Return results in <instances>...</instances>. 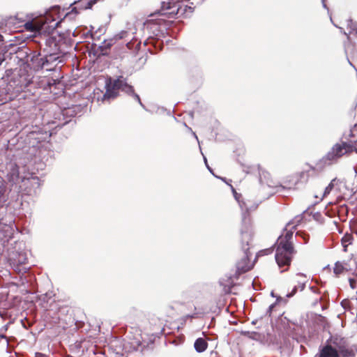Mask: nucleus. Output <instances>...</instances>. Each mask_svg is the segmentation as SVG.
Segmentation results:
<instances>
[{"label":"nucleus","instance_id":"obj_8","mask_svg":"<svg viewBox=\"0 0 357 357\" xmlns=\"http://www.w3.org/2000/svg\"><path fill=\"white\" fill-rule=\"evenodd\" d=\"M8 170L6 178L11 185H17L22 181L19 176V167L15 163L10 162L8 165Z\"/></svg>","mask_w":357,"mask_h":357},{"label":"nucleus","instance_id":"obj_26","mask_svg":"<svg viewBox=\"0 0 357 357\" xmlns=\"http://www.w3.org/2000/svg\"><path fill=\"white\" fill-rule=\"evenodd\" d=\"M322 1H323V6H324V8H326V4H325V3H324V0H322Z\"/></svg>","mask_w":357,"mask_h":357},{"label":"nucleus","instance_id":"obj_27","mask_svg":"<svg viewBox=\"0 0 357 357\" xmlns=\"http://www.w3.org/2000/svg\"><path fill=\"white\" fill-rule=\"evenodd\" d=\"M257 207V205L255 206L254 207L252 208V209H255Z\"/></svg>","mask_w":357,"mask_h":357},{"label":"nucleus","instance_id":"obj_29","mask_svg":"<svg viewBox=\"0 0 357 357\" xmlns=\"http://www.w3.org/2000/svg\"><path fill=\"white\" fill-rule=\"evenodd\" d=\"M247 336L250 337V333H249V332H247Z\"/></svg>","mask_w":357,"mask_h":357},{"label":"nucleus","instance_id":"obj_20","mask_svg":"<svg viewBox=\"0 0 357 357\" xmlns=\"http://www.w3.org/2000/svg\"><path fill=\"white\" fill-rule=\"evenodd\" d=\"M350 146L352 147V151H354L357 153V140L354 142Z\"/></svg>","mask_w":357,"mask_h":357},{"label":"nucleus","instance_id":"obj_30","mask_svg":"<svg viewBox=\"0 0 357 357\" xmlns=\"http://www.w3.org/2000/svg\"><path fill=\"white\" fill-rule=\"evenodd\" d=\"M194 135L197 139H198L197 136L194 133Z\"/></svg>","mask_w":357,"mask_h":357},{"label":"nucleus","instance_id":"obj_14","mask_svg":"<svg viewBox=\"0 0 357 357\" xmlns=\"http://www.w3.org/2000/svg\"><path fill=\"white\" fill-rule=\"evenodd\" d=\"M127 36H128V32L126 31H121L119 33H118L117 34H116L115 36H114V37L112 38L109 39L108 45H112L116 41L123 39V38H126L127 37Z\"/></svg>","mask_w":357,"mask_h":357},{"label":"nucleus","instance_id":"obj_3","mask_svg":"<svg viewBox=\"0 0 357 357\" xmlns=\"http://www.w3.org/2000/svg\"><path fill=\"white\" fill-rule=\"evenodd\" d=\"M259 202L267 199L274 193V190L281 188L279 181L271 177L270 173L266 170L259 169Z\"/></svg>","mask_w":357,"mask_h":357},{"label":"nucleus","instance_id":"obj_25","mask_svg":"<svg viewBox=\"0 0 357 357\" xmlns=\"http://www.w3.org/2000/svg\"><path fill=\"white\" fill-rule=\"evenodd\" d=\"M250 256H251V253L250 252L247 251V255H246L247 260L250 258Z\"/></svg>","mask_w":357,"mask_h":357},{"label":"nucleus","instance_id":"obj_10","mask_svg":"<svg viewBox=\"0 0 357 357\" xmlns=\"http://www.w3.org/2000/svg\"><path fill=\"white\" fill-rule=\"evenodd\" d=\"M207 347L208 344L206 341L201 337L197 339L194 344L195 349L199 353L204 351L207 349Z\"/></svg>","mask_w":357,"mask_h":357},{"label":"nucleus","instance_id":"obj_13","mask_svg":"<svg viewBox=\"0 0 357 357\" xmlns=\"http://www.w3.org/2000/svg\"><path fill=\"white\" fill-rule=\"evenodd\" d=\"M245 273V261L242 259L236 264V272L234 276L236 279H238L239 275Z\"/></svg>","mask_w":357,"mask_h":357},{"label":"nucleus","instance_id":"obj_7","mask_svg":"<svg viewBox=\"0 0 357 357\" xmlns=\"http://www.w3.org/2000/svg\"><path fill=\"white\" fill-rule=\"evenodd\" d=\"M308 281L307 277L303 273H297L292 278V282L294 284V287L290 294L287 296L291 297L299 291H303L305 287L306 282Z\"/></svg>","mask_w":357,"mask_h":357},{"label":"nucleus","instance_id":"obj_21","mask_svg":"<svg viewBox=\"0 0 357 357\" xmlns=\"http://www.w3.org/2000/svg\"><path fill=\"white\" fill-rule=\"evenodd\" d=\"M268 252V250L260 251L258 255H255L254 261H255L257 260L259 255L266 254Z\"/></svg>","mask_w":357,"mask_h":357},{"label":"nucleus","instance_id":"obj_28","mask_svg":"<svg viewBox=\"0 0 357 357\" xmlns=\"http://www.w3.org/2000/svg\"><path fill=\"white\" fill-rule=\"evenodd\" d=\"M273 307V305H270V307H269L270 310H271Z\"/></svg>","mask_w":357,"mask_h":357},{"label":"nucleus","instance_id":"obj_32","mask_svg":"<svg viewBox=\"0 0 357 357\" xmlns=\"http://www.w3.org/2000/svg\"><path fill=\"white\" fill-rule=\"evenodd\" d=\"M12 99H13L12 97H9V98H8L9 100H11Z\"/></svg>","mask_w":357,"mask_h":357},{"label":"nucleus","instance_id":"obj_33","mask_svg":"<svg viewBox=\"0 0 357 357\" xmlns=\"http://www.w3.org/2000/svg\"><path fill=\"white\" fill-rule=\"evenodd\" d=\"M287 268H285L284 270H281V272H283L284 271L287 270Z\"/></svg>","mask_w":357,"mask_h":357},{"label":"nucleus","instance_id":"obj_5","mask_svg":"<svg viewBox=\"0 0 357 357\" xmlns=\"http://www.w3.org/2000/svg\"><path fill=\"white\" fill-rule=\"evenodd\" d=\"M351 151H352V147L350 146V144L341 142L335 144L322 160L325 164L329 165L337 161L342 155Z\"/></svg>","mask_w":357,"mask_h":357},{"label":"nucleus","instance_id":"obj_16","mask_svg":"<svg viewBox=\"0 0 357 357\" xmlns=\"http://www.w3.org/2000/svg\"><path fill=\"white\" fill-rule=\"evenodd\" d=\"M347 27L351 29L349 31L350 34H351V33L357 34V24L351 20H348Z\"/></svg>","mask_w":357,"mask_h":357},{"label":"nucleus","instance_id":"obj_18","mask_svg":"<svg viewBox=\"0 0 357 357\" xmlns=\"http://www.w3.org/2000/svg\"><path fill=\"white\" fill-rule=\"evenodd\" d=\"M231 190H232V192H233V194H234L235 199L239 203L240 207L242 208V205H241V204L240 203V201H239V198L241 197V194H238L236 192L235 189L232 186H231Z\"/></svg>","mask_w":357,"mask_h":357},{"label":"nucleus","instance_id":"obj_31","mask_svg":"<svg viewBox=\"0 0 357 357\" xmlns=\"http://www.w3.org/2000/svg\"><path fill=\"white\" fill-rule=\"evenodd\" d=\"M220 179L225 181V178H220Z\"/></svg>","mask_w":357,"mask_h":357},{"label":"nucleus","instance_id":"obj_22","mask_svg":"<svg viewBox=\"0 0 357 357\" xmlns=\"http://www.w3.org/2000/svg\"><path fill=\"white\" fill-rule=\"evenodd\" d=\"M253 266H254V263H253L252 264H251V265H249V264H248V263L247 262V265H246V267H247V271H248L249 269L252 268Z\"/></svg>","mask_w":357,"mask_h":357},{"label":"nucleus","instance_id":"obj_15","mask_svg":"<svg viewBox=\"0 0 357 357\" xmlns=\"http://www.w3.org/2000/svg\"><path fill=\"white\" fill-rule=\"evenodd\" d=\"M234 284V280L232 278H229L227 281H225L224 279H221L220 280V284L225 287V291H227L229 290L230 287Z\"/></svg>","mask_w":357,"mask_h":357},{"label":"nucleus","instance_id":"obj_12","mask_svg":"<svg viewBox=\"0 0 357 357\" xmlns=\"http://www.w3.org/2000/svg\"><path fill=\"white\" fill-rule=\"evenodd\" d=\"M25 28L28 31L37 32L42 29V24L38 22H29L25 24Z\"/></svg>","mask_w":357,"mask_h":357},{"label":"nucleus","instance_id":"obj_4","mask_svg":"<svg viewBox=\"0 0 357 357\" xmlns=\"http://www.w3.org/2000/svg\"><path fill=\"white\" fill-rule=\"evenodd\" d=\"M119 89H121L128 93H132L139 104L142 105L139 96L134 93L132 86L127 84L122 77L115 80L112 84L111 82L106 84V92L103 96V100L114 98L117 96V91Z\"/></svg>","mask_w":357,"mask_h":357},{"label":"nucleus","instance_id":"obj_19","mask_svg":"<svg viewBox=\"0 0 357 357\" xmlns=\"http://www.w3.org/2000/svg\"><path fill=\"white\" fill-rule=\"evenodd\" d=\"M349 285L351 289H355L356 287V278H349Z\"/></svg>","mask_w":357,"mask_h":357},{"label":"nucleus","instance_id":"obj_34","mask_svg":"<svg viewBox=\"0 0 357 357\" xmlns=\"http://www.w3.org/2000/svg\"><path fill=\"white\" fill-rule=\"evenodd\" d=\"M356 294H357V291H356Z\"/></svg>","mask_w":357,"mask_h":357},{"label":"nucleus","instance_id":"obj_6","mask_svg":"<svg viewBox=\"0 0 357 357\" xmlns=\"http://www.w3.org/2000/svg\"><path fill=\"white\" fill-rule=\"evenodd\" d=\"M320 357H354V354L345 346H340L338 351L331 346H326L321 350Z\"/></svg>","mask_w":357,"mask_h":357},{"label":"nucleus","instance_id":"obj_17","mask_svg":"<svg viewBox=\"0 0 357 357\" xmlns=\"http://www.w3.org/2000/svg\"><path fill=\"white\" fill-rule=\"evenodd\" d=\"M351 243V237L349 235H345L342 238V244L344 247V250L347 251V247L348 245H350Z\"/></svg>","mask_w":357,"mask_h":357},{"label":"nucleus","instance_id":"obj_24","mask_svg":"<svg viewBox=\"0 0 357 357\" xmlns=\"http://www.w3.org/2000/svg\"><path fill=\"white\" fill-rule=\"evenodd\" d=\"M38 357H48V356H47L46 355L43 354H38Z\"/></svg>","mask_w":357,"mask_h":357},{"label":"nucleus","instance_id":"obj_2","mask_svg":"<svg viewBox=\"0 0 357 357\" xmlns=\"http://www.w3.org/2000/svg\"><path fill=\"white\" fill-rule=\"evenodd\" d=\"M203 0H171L167 3L165 14L171 17H187L193 12L195 6Z\"/></svg>","mask_w":357,"mask_h":357},{"label":"nucleus","instance_id":"obj_23","mask_svg":"<svg viewBox=\"0 0 357 357\" xmlns=\"http://www.w3.org/2000/svg\"><path fill=\"white\" fill-rule=\"evenodd\" d=\"M204 162H205V164H206V165L207 168L208 169V170H209L211 172H212V170L211 169V168L209 167V166H208V164H207V160H206V158L205 157H204Z\"/></svg>","mask_w":357,"mask_h":357},{"label":"nucleus","instance_id":"obj_9","mask_svg":"<svg viewBox=\"0 0 357 357\" xmlns=\"http://www.w3.org/2000/svg\"><path fill=\"white\" fill-rule=\"evenodd\" d=\"M347 271L348 268L346 263L339 261L335 262L333 267V273L335 276H339Z\"/></svg>","mask_w":357,"mask_h":357},{"label":"nucleus","instance_id":"obj_11","mask_svg":"<svg viewBox=\"0 0 357 357\" xmlns=\"http://www.w3.org/2000/svg\"><path fill=\"white\" fill-rule=\"evenodd\" d=\"M338 183L339 181L337 180L336 178L333 179L331 181V183L328 185V186L326 187L323 195L321 197V199L328 195L333 189L337 190Z\"/></svg>","mask_w":357,"mask_h":357},{"label":"nucleus","instance_id":"obj_1","mask_svg":"<svg viewBox=\"0 0 357 357\" xmlns=\"http://www.w3.org/2000/svg\"><path fill=\"white\" fill-rule=\"evenodd\" d=\"M302 218L297 216L294 220L289 222L286 229L285 234L281 235L277 241V249L275 253V261L280 268L288 267L290 265L294 249L291 239L293 236L292 229H295L297 225L301 222Z\"/></svg>","mask_w":357,"mask_h":357}]
</instances>
